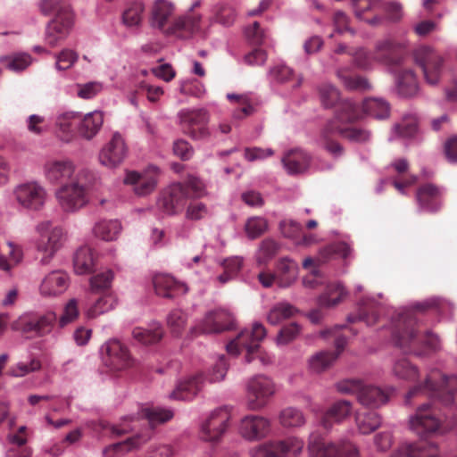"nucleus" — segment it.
<instances>
[{
  "mask_svg": "<svg viewBox=\"0 0 457 457\" xmlns=\"http://www.w3.org/2000/svg\"><path fill=\"white\" fill-rule=\"evenodd\" d=\"M420 395H428L431 398L437 399L445 407L448 408V413L445 415V426L449 429L457 431L456 376L448 377L437 369L428 370L425 380L415 385L406 394V404H410L411 399Z\"/></svg>",
  "mask_w": 457,
  "mask_h": 457,
  "instance_id": "1",
  "label": "nucleus"
},
{
  "mask_svg": "<svg viewBox=\"0 0 457 457\" xmlns=\"http://www.w3.org/2000/svg\"><path fill=\"white\" fill-rule=\"evenodd\" d=\"M267 331L261 322H253L251 328L242 329L237 336L226 346L229 354L237 356L245 350L246 354L245 361L253 362L257 360L262 366H268L274 362L275 356L260 349V342L265 338Z\"/></svg>",
  "mask_w": 457,
  "mask_h": 457,
  "instance_id": "2",
  "label": "nucleus"
},
{
  "mask_svg": "<svg viewBox=\"0 0 457 457\" xmlns=\"http://www.w3.org/2000/svg\"><path fill=\"white\" fill-rule=\"evenodd\" d=\"M65 242L64 228L49 220L37 222L30 238L31 245L41 254L39 262L42 265L49 264Z\"/></svg>",
  "mask_w": 457,
  "mask_h": 457,
  "instance_id": "3",
  "label": "nucleus"
},
{
  "mask_svg": "<svg viewBox=\"0 0 457 457\" xmlns=\"http://www.w3.org/2000/svg\"><path fill=\"white\" fill-rule=\"evenodd\" d=\"M228 370L225 357L220 356L208 374L203 372L191 375L180 381L169 397L174 400H192L208 383H216L224 379Z\"/></svg>",
  "mask_w": 457,
  "mask_h": 457,
  "instance_id": "4",
  "label": "nucleus"
},
{
  "mask_svg": "<svg viewBox=\"0 0 457 457\" xmlns=\"http://www.w3.org/2000/svg\"><path fill=\"white\" fill-rule=\"evenodd\" d=\"M203 0H193L187 12L178 17L167 29L169 34H173L181 38L193 36L205 37L210 32V17L204 19L203 13L197 10L203 5Z\"/></svg>",
  "mask_w": 457,
  "mask_h": 457,
  "instance_id": "5",
  "label": "nucleus"
},
{
  "mask_svg": "<svg viewBox=\"0 0 457 457\" xmlns=\"http://www.w3.org/2000/svg\"><path fill=\"white\" fill-rule=\"evenodd\" d=\"M310 457H359L357 446L346 436L337 442H328L316 433L309 436Z\"/></svg>",
  "mask_w": 457,
  "mask_h": 457,
  "instance_id": "6",
  "label": "nucleus"
},
{
  "mask_svg": "<svg viewBox=\"0 0 457 457\" xmlns=\"http://www.w3.org/2000/svg\"><path fill=\"white\" fill-rule=\"evenodd\" d=\"M245 405L250 411L264 408L276 394L277 387L273 380L264 375H255L245 382Z\"/></svg>",
  "mask_w": 457,
  "mask_h": 457,
  "instance_id": "7",
  "label": "nucleus"
},
{
  "mask_svg": "<svg viewBox=\"0 0 457 457\" xmlns=\"http://www.w3.org/2000/svg\"><path fill=\"white\" fill-rule=\"evenodd\" d=\"M337 388L343 394H353L358 402L369 408H378L389 400V392L379 386L363 385L357 380H346L337 385Z\"/></svg>",
  "mask_w": 457,
  "mask_h": 457,
  "instance_id": "8",
  "label": "nucleus"
},
{
  "mask_svg": "<svg viewBox=\"0 0 457 457\" xmlns=\"http://www.w3.org/2000/svg\"><path fill=\"white\" fill-rule=\"evenodd\" d=\"M391 340L393 344L405 353H411V347L418 336V321L412 313L401 312L391 320Z\"/></svg>",
  "mask_w": 457,
  "mask_h": 457,
  "instance_id": "9",
  "label": "nucleus"
},
{
  "mask_svg": "<svg viewBox=\"0 0 457 457\" xmlns=\"http://www.w3.org/2000/svg\"><path fill=\"white\" fill-rule=\"evenodd\" d=\"M178 122L182 129L195 140H204L211 137L208 128L210 115L204 108H185L178 114Z\"/></svg>",
  "mask_w": 457,
  "mask_h": 457,
  "instance_id": "10",
  "label": "nucleus"
},
{
  "mask_svg": "<svg viewBox=\"0 0 457 457\" xmlns=\"http://www.w3.org/2000/svg\"><path fill=\"white\" fill-rule=\"evenodd\" d=\"M413 59L424 74L428 84L435 86L438 83L442 71L444 59L432 46L422 45L413 51Z\"/></svg>",
  "mask_w": 457,
  "mask_h": 457,
  "instance_id": "11",
  "label": "nucleus"
},
{
  "mask_svg": "<svg viewBox=\"0 0 457 457\" xmlns=\"http://www.w3.org/2000/svg\"><path fill=\"white\" fill-rule=\"evenodd\" d=\"M74 21L75 14L70 6L60 9L46 28V43L51 47L62 43L70 35Z\"/></svg>",
  "mask_w": 457,
  "mask_h": 457,
  "instance_id": "12",
  "label": "nucleus"
},
{
  "mask_svg": "<svg viewBox=\"0 0 457 457\" xmlns=\"http://www.w3.org/2000/svg\"><path fill=\"white\" fill-rule=\"evenodd\" d=\"M234 325L233 312L227 307H218L207 312L194 329L200 334H217L231 329Z\"/></svg>",
  "mask_w": 457,
  "mask_h": 457,
  "instance_id": "13",
  "label": "nucleus"
},
{
  "mask_svg": "<svg viewBox=\"0 0 457 457\" xmlns=\"http://www.w3.org/2000/svg\"><path fill=\"white\" fill-rule=\"evenodd\" d=\"M231 410V407L224 405L212 411L201 424V438L208 442L219 441L227 430Z\"/></svg>",
  "mask_w": 457,
  "mask_h": 457,
  "instance_id": "14",
  "label": "nucleus"
},
{
  "mask_svg": "<svg viewBox=\"0 0 457 457\" xmlns=\"http://www.w3.org/2000/svg\"><path fill=\"white\" fill-rule=\"evenodd\" d=\"M408 46L407 39L397 40L390 37L376 41L373 53L377 62L385 65L389 72H395L394 68L401 66L403 58L394 54L398 50L406 49Z\"/></svg>",
  "mask_w": 457,
  "mask_h": 457,
  "instance_id": "15",
  "label": "nucleus"
},
{
  "mask_svg": "<svg viewBox=\"0 0 457 457\" xmlns=\"http://www.w3.org/2000/svg\"><path fill=\"white\" fill-rule=\"evenodd\" d=\"M61 209L65 212H75L87 203V189L79 181L62 184L54 193Z\"/></svg>",
  "mask_w": 457,
  "mask_h": 457,
  "instance_id": "16",
  "label": "nucleus"
},
{
  "mask_svg": "<svg viewBox=\"0 0 457 457\" xmlns=\"http://www.w3.org/2000/svg\"><path fill=\"white\" fill-rule=\"evenodd\" d=\"M441 423L436 406L430 403L419 406L409 420L410 429L421 437L436 432Z\"/></svg>",
  "mask_w": 457,
  "mask_h": 457,
  "instance_id": "17",
  "label": "nucleus"
},
{
  "mask_svg": "<svg viewBox=\"0 0 457 457\" xmlns=\"http://www.w3.org/2000/svg\"><path fill=\"white\" fill-rule=\"evenodd\" d=\"M103 362L113 371H120L134 364L128 347L117 339H111L101 347Z\"/></svg>",
  "mask_w": 457,
  "mask_h": 457,
  "instance_id": "18",
  "label": "nucleus"
},
{
  "mask_svg": "<svg viewBox=\"0 0 457 457\" xmlns=\"http://www.w3.org/2000/svg\"><path fill=\"white\" fill-rule=\"evenodd\" d=\"M13 195L20 206L30 211L41 210L47 199L45 187L35 181L18 185L13 190Z\"/></svg>",
  "mask_w": 457,
  "mask_h": 457,
  "instance_id": "19",
  "label": "nucleus"
},
{
  "mask_svg": "<svg viewBox=\"0 0 457 457\" xmlns=\"http://www.w3.org/2000/svg\"><path fill=\"white\" fill-rule=\"evenodd\" d=\"M160 170L157 166L150 165L142 172L128 171L124 183L133 186L136 195L145 196L151 194L156 187Z\"/></svg>",
  "mask_w": 457,
  "mask_h": 457,
  "instance_id": "20",
  "label": "nucleus"
},
{
  "mask_svg": "<svg viewBox=\"0 0 457 457\" xmlns=\"http://www.w3.org/2000/svg\"><path fill=\"white\" fill-rule=\"evenodd\" d=\"M271 432L270 420L261 415H246L241 419L238 433L247 441H259L267 437Z\"/></svg>",
  "mask_w": 457,
  "mask_h": 457,
  "instance_id": "21",
  "label": "nucleus"
},
{
  "mask_svg": "<svg viewBox=\"0 0 457 457\" xmlns=\"http://www.w3.org/2000/svg\"><path fill=\"white\" fill-rule=\"evenodd\" d=\"M189 193L182 183H173L168 187L157 201L158 208L166 215H173L180 212Z\"/></svg>",
  "mask_w": 457,
  "mask_h": 457,
  "instance_id": "22",
  "label": "nucleus"
},
{
  "mask_svg": "<svg viewBox=\"0 0 457 457\" xmlns=\"http://www.w3.org/2000/svg\"><path fill=\"white\" fill-rule=\"evenodd\" d=\"M71 283L70 276L62 270H54L46 273L38 286L41 296L55 298L66 292Z\"/></svg>",
  "mask_w": 457,
  "mask_h": 457,
  "instance_id": "23",
  "label": "nucleus"
},
{
  "mask_svg": "<svg viewBox=\"0 0 457 457\" xmlns=\"http://www.w3.org/2000/svg\"><path fill=\"white\" fill-rule=\"evenodd\" d=\"M128 154L125 141L118 132L99 152L98 159L103 166L110 169L118 167L123 162Z\"/></svg>",
  "mask_w": 457,
  "mask_h": 457,
  "instance_id": "24",
  "label": "nucleus"
},
{
  "mask_svg": "<svg viewBox=\"0 0 457 457\" xmlns=\"http://www.w3.org/2000/svg\"><path fill=\"white\" fill-rule=\"evenodd\" d=\"M385 308L384 303H379L374 297L369 296L358 303L356 312L350 314L347 320L350 322L363 321L367 326H372L378 320V312Z\"/></svg>",
  "mask_w": 457,
  "mask_h": 457,
  "instance_id": "25",
  "label": "nucleus"
},
{
  "mask_svg": "<svg viewBox=\"0 0 457 457\" xmlns=\"http://www.w3.org/2000/svg\"><path fill=\"white\" fill-rule=\"evenodd\" d=\"M75 166L69 160L48 161L44 166V174L51 184L63 183L72 178Z\"/></svg>",
  "mask_w": 457,
  "mask_h": 457,
  "instance_id": "26",
  "label": "nucleus"
},
{
  "mask_svg": "<svg viewBox=\"0 0 457 457\" xmlns=\"http://www.w3.org/2000/svg\"><path fill=\"white\" fill-rule=\"evenodd\" d=\"M153 283L155 293L162 297L171 298L188 291V287L184 282L178 281L168 274L155 275Z\"/></svg>",
  "mask_w": 457,
  "mask_h": 457,
  "instance_id": "27",
  "label": "nucleus"
},
{
  "mask_svg": "<svg viewBox=\"0 0 457 457\" xmlns=\"http://www.w3.org/2000/svg\"><path fill=\"white\" fill-rule=\"evenodd\" d=\"M441 197L442 190L432 184L420 187L416 194L417 203L421 212L438 211L442 204Z\"/></svg>",
  "mask_w": 457,
  "mask_h": 457,
  "instance_id": "28",
  "label": "nucleus"
},
{
  "mask_svg": "<svg viewBox=\"0 0 457 457\" xmlns=\"http://www.w3.org/2000/svg\"><path fill=\"white\" fill-rule=\"evenodd\" d=\"M281 162L290 175L304 173L312 167L311 156L301 149L288 151L282 157Z\"/></svg>",
  "mask_w": 457,
  "mask_h": 457,
  "instance_id": "29",
  "label": "nucleus"
},
{
  "mask_svg": "<svg viewBox=\"0 0 457 457\" xmlns=\"http://www.w3.org/2000/svg\"><path fill=\"white\" fill-rule=\"evenodd\" d=\"M391 72L395 79V90L402 97H411L418 93L419 86L416 76L411 69L394 68Z\"/></svg>",
  "mask_w": 457,
  "mask_h": 457,
  "instance_id": "30",
  "label": "nucleus"
},
{
  "mask_svg": "<svg viewBox=\"0 0 457 457\" xmlns=\"http://www.w3.org/2000/svg\"><path fill=\"white\" fill-rule=\"evenodd\" d=\"M353 412V404L347 400L335 402L323 414L320 425L327 430L330 429L334 423L345 421Z\"/></svg>",
  "mask_w": 457,
  "mask_h": 457,
  "instance_id": "31",
  "label": "nucleus"
},
{
  "mask_svg": "<svg viewBox=\"0 0 457 457\" xmlns=\"http://www.w3.org/2000/svg\"><path fill=\"white\" fill-rule=\"evenodd\" d=\"M275 272L278 285L280 287H288L296 280L299 266L295 260L282 257L277 262Z\"/></svg>",
  "mask_w": 457,
  "mask_h": 457,
  "instance_id": "32",
  "label": "nucleus"
},
{
  "mask_svg": "<svg viewBox=\"0 0 457 457\" xmlns=\"http://www.w3.org/2000/svg\"><path fill=\"white\" fill-rule=\"evenodd\" d=\"M79 118V112H63L56 115L54 120L57 137L63 142H71L75 136V122Z\"/></svg>",
  "mask_w": 457,
  "mask_h": 457,
  "instance_id": "33",
  "label": "nucleus"
},
{
  "mask_svg": "<svg viewBox=\"0 0 457 457\" xmlns=\"http://www.w3.org/2000/svg\"><path fill=\"white\" fill-rule=\"evenodd\" d=\"M408 162L404 158L397 159L391 163V168L397 173L388 180L402 195L405 194V187L412 186L417 181V176L408 174Z\"/></svg>",
  "mask_w": 457,
  "mask_h": 457,
  "instance_id": "34",
  "label": "nucleus"
},
{
  "mask_svg": "<svg viewBox=\"0 0 457 457\" xmlns=\"http://www.w3.org/2000/svg\"><path fill=\"white\" fill-rule=\"evenodd\" d=\"M97 257L94 250L88 245L80 246L73 256V268L78 275L92 273L96 265Z\"/></svg>",
  "mask_w": 457,
  "mask_h": 457,
  "instance_id": "35",
  "label": "nucleus"
},
{
  "mask_svg": "<svg viewBox=\"0 0 457 457\" xmlns=\"http://www.w3.org/2000/svg\"><path fill=\"white\" fill-rule=\"evenodd\" d=\"M362 117L361 104H356L353 100L342 101L336 111L335 117L328 122H335V125L342 127L347 123H352Z\"/></svg>",
  "mask_w": 457,
  "mask_h": 457,
  "instance_id": "36",
  "label": "nucleus"
},
{
  "mask_svg": "<svg viewBox=\"0 0 457 457\" xmlns=\"http://www.w3.org/2000/svg\"><path fill=\"white\" fill-rule=\"evenodd\" d=\"M175 12L174 4L169 0H155L151 11V25L163 29Z\"/></svg>",
  "mask_w": 457,
  "mask_h": 457,
  "instance_id": "37",
  "label": "nucleus"
},
{
  "mask_svg": "<svg viewBox=\"0 0 457 457\" xmlns=\"http://www.w3.org/2000/svg\"><path fill=\"white\" fill-rule=\"evenodd\" d=\"M145 4L141 0L129 2L121 13V23L129 29H138L143 22Z\"/></svg>",
  "mask_w": 457,
  "mask_h": 457,
  "instance_id": "38",
  "label": "nucleus"
},
{
  "mask_svg": "<svg viewBox=\"0 0 457 457\" xmlns=\"http://www.w3.org/2000/svg\"><path fill=\"white\" fill-rule=\"evenodd\" d=\"M328 131L338 133L342 137L356 143H364L370 138V132L367 129L342 127L341 125H335V122H328L325 125L323 129L324 137H327Z\"/></svg>",
  "mask_w": 457,
  "mask_h": 457,
  "instance_id": "39",
  "label": "nucleus"
},
{
  "mask_svg": "<svg viewBox=\"0 0 457 457\" xmlns=\"http://www.w3.org/2000/svg\"><path fill=\"white\" fill-rule=\"evenodd\" d=\"M104 123V114L100 111L87 113L80 121L78 131L79 136L87 140H91L100 131Z\"/></svg>",
  "mask_w": 457,
  "mask_h": 457,
  "instance_id": "40",
  "label": "nucleus"
},
{
  "mask_svg": "<svg viewBox=\"0 0 457 457\" xmlns=\"http://www.w3.org/2000/svg\"><path fill=\"white\" fill-rule=\"evenodd\" d=\"M149 439L148 436L137 435L125 441L118 442L106 446L103 450L104 457H121L128 452L136 449Z\"/></svg>",
  "mask_w": 457,
  "mask_h": 457,
  "instance_id": "41",
  "label": "nucleus"
},
{
  "mask_svg": "<svg viewBox=\"0 0 457 457\" xmlns=\"http://www.w3.org/2000/svg\"><path fill=\"white\" fill-rule=\"evenodd\" d=\"M122 231V225L117 219L101 220L93 227L96 237L111 242L116 240Z\"/></svg>",
  "mask_w": 457,
  "mask_h": 457,
  "instance_id": "42",
  "label": "nucleus"
},
{
  "mask_svg": "<svg viewBox=\"0 0 457 457\" xmlns=\"http://www.w3.org/2000/svg\"><path fill=\"white\" fill-rule=\"evenodd\" d=\"M163 329L157 321L150 322L146 328L137 327L132 330L133 338L139 344L154 345L162 338Z\"/></svg>",
  "mask_w": 457,
  "mask_h": 457,
  "instance_id": "43",
  "label": "nucleus"
},
{
  "mask_svg": "<svg viewBox=\"0 0 457 457\" xmlns=\"http://www.w3.org/2000/svg\"><path fill=\"white\" fill-rule=\"evenodd\" d=\"M276 457H299L304 443L296 436H289L283 440H273Z\"/></svg>",
  "mask_w": 457,
  "mask_h": 457,
  "instance_id": "44",
  "label": "nucleus"
},
{
  "mask_svg": "<svg viewBox=\"0 0 457 457\" xmlns=\"http://www.w3.org/2000/svg\"><path fill=\"white\" fill-rule=\"evenodd\" d=\"M348 55L352 58L353 66L361 71L372 70L378 63L373 51L364 46L352 47L348 51Z\"/></svg>",
  "mask_w": 457,
  "mask_h": 457,
  "instance_id": "45",
  "label": "nucleus"
},
{
  "mask_svg": "<svg viewBox=\"0 0 457 457\" xmlns=\"http://www.w3.org/2000/svg\"><path fill=\"white\" fill-rule=\"evenodd\" d=\"M357 430L361 435H370L378 428L382 420L378 413L374 411L356 412L354 416Z\"/></svg>",
  "mask_w": 457,
  "mask_h": 457,
  "instance_id": "46",
  "label": "nucleus"
},
{
  "mask_svg": "<svg viewBox=\"0 0 457 457\" xmlns=\"http://www.w3.org/2000/svg\"><path fill=\"white\" fill-rule=\"evenodd\" d=\"M336 75L348 90H368L371 88L370 83L364 76H352L346 67L338 68L336 71Z\"/></svg>",
  "mask_w": 457,
  "mask_h": 457,
  "instance_id": "47",
  "label": "nucleus"
},
{
  "mask_svg": "<svg viewBox=\"0 0 457 457\" xmlns=\"http://www.w3.org/2000/svg\"><path fill=\"white\" fill-rule=\"evenodd\" d=\"M362 115L368 114L376 119L382 120L389 116L390 105L383 98L370 97L361 103Z\"/></svg>",
  "mask_w": 457,
  "mask_h": 457,
  "instance_id": "48",
  "label": "nucleus"
},
{
  "mask_svg": "<svg viewBox=\"0 0 457 457\" xmlns=\"http://www.w3.org/2000/svg\"><path fill=\"white\" fill-rule=\"evenodd\" d=\"M346 294V290L340 282L329 283L318 299L319 305L323 308L333 307L340 303Z\"/></svg>",
  "mask_w": 457,
  "mask_h": 457,
  "instance_id": "49",
  "label": "nucleus"
},
{
  "mask_svg": "<svg viewBox=\"0 0 457 457\" xmlns=\"http://www.w3.org/2000/svg\"><path fill=\"white\" fill-rule=\"evenodd\" d=\"M235 9L227 3H217L211 9L210 22L230 26L236 20Z\"/></svg>",
  "mask_w": 457,
  "mask_h": 457,
  "instance_id": "50",
  "label": "nucleus"
},
{
  "mask_svg": "<svg viewBox=\"0 0 457 457\" xmlns=\"http://www.w3.org/2000/svg\"><path fill=\"white\" fill-rule=\"evenodd\" d=\"M296 308L287 302L275 303L267 313V320L271 325H278L296 313Z\"/></svg>",
  "mask_w": 457,
  "mask_h": 457,
  "instance_id": "51",
  "label": "nucleus"
},
{
  "mask_svg": "<svg viewBox=\"0 0 457 457\" xmlns=\"http://www.w3.org/2000/svg\"><path fill=\"white\" fill-rule=\"evenodd\" d=\"M351 253L352 248L348 244L345 242H337L322 248L319 253L316 262L318 264H321L332 259L336 255L346 259L351 255Z\"/></svg>",
  "mask_w": 457,
  "mask_h": 457,
  "instance_id": "52",
  "label": "nucleus"
},
{
  "mask_svg": "<svg viewBox=\"0 0 457 457\" xmlns=\"http://www.w3.org/2000/svg\"><path fill=\"white\" fill-rule=\"evenodd\" d=\"M418 128V119L415 114H406L402 118L401 122L395 124L392 130L390 140L397 137H412Z\"/></svg>",
  "mask_w": 457,
  "mask_h": 457,
  "instance_id": "53",
  "label": "nucleus"
},
{
  "mask_svg": "<svg viewBox=\"0 0 457 457\" xmlns=\"http://www.w3.org/2000/svg\"><path fill=\"white\" fill-rule=\"evenodd\" d=\"M41 368V361L35 356H29L27 360L20 361L12 365L9 369L8 374L13 378H22L40 370Z\"/></svg>",
  "mask_w": 457,
  "mask_h": 457,
  "instance_id": "54",
  "label": "nucleus"
},
{
  "mask_svg": "<svg viewBox=\"0 0 457 457\" xmlns=\"http://www.w3.org/2000/svg\"><path fill=\"white\" fill-rule=\"evenodd\" d=\"M117 304V298L112 293H108L99 297L87 311L88 318H95L112 311Z\"/></svg>",
  "mask_w": 457,
  "mask_h": 457,
  "instance_id": "55",
  "label": "nucleus"
},
{
  "mask_svg": "<svg viewBox=\"0 0 457 457\" xmlns=\"http://www.w3.org/2000/svg\"><path fill=\"white\" fill-rule=\"evenodd\" d=\"M138 415L140 418L146 419L153 427L170 420L173 417V411L170 409L154 406L142 409Z\"/></svg>",
  "mask_w": 457,
  "mask_h": 457,
  "instance_id": "56",
  "label": "nucleus"
},
{
  "mask_svg": "<svg viewBox=\"0 0 457 457\" xmlns=\"http://www.w3.org/2000/svg\"><path fill=\"white\" fill-rule=\"evenodd\" d=\"M279 423L284 428H298L305 424L306 420L303 411L295 407L283 409L278 416Z\"/></svg>",
  "mask_w": 457,
  "mask_h": 457,
  "instance_id": "57",
  "label": "nucleus"
},
{
  "mask_svg": "<svg viewBox=\"0 0 457 457\" xmlns=\"http://www.w3.org/2000/svg\"><path fill=\"white\" fill-rule=\"evenodd\" d=\"M393 374L403 380H415L419 377V369L411 364L406 358H401L393 363Z\"/></svg>",
  "mask_w": 457,
  "mask_h": 457,
  "instance_id": "58",
  "label": "nucleus"
},
{
  "mask_svg": "<svg viewBox=\"0 0 457 457\" xmlns=\"http://www.w3.org/2000/svg\"><path fill=\"white\" fill-rule=\"evenodd\" d=\"M337 358V355L332 352H319L309 359V369L312 372L320 373L329 368Z\"/></svg>",
  "mask_w": 457,
  "mask_h": 457,
  "instance_id": "59",
  "label": "nucleus"
},
{
  "mask_svg": "<svg viewBox=\"0 0 457 457\" xmlns=\"http://www.w3.org/2000/svg\"><path fill=\"white\" fill-rule=\"evenodd\" d=\"M0 62L4 63L10 71L20 72L31 64L32 58L29 54L20 53L13 55L1 56Z\"/></svg>",
  "mask_w": 457,
  "mask_h": 457,
  "instance_id": "60",
  "label": "nucleus"
},
{
  "mask_svg": "<svg viewBox=\"0 0 457 457\" xmlns=\"http://www.w3.org/2000/svg\"><path fill=\"white\" fill-rule=\"evenodd\" d=\"M73 93L79 98L89 100L99 95L104 89V84L100 81H89L77 83L71 87Z\"/></svg>",
  "mask_w": 457,
  "mask_h": 457,
  "instance_id": "61",
  "label": "nucleus"
},
{
  "mask_svg": "<svg viewBox=\"0 0 457 457\" xmlns=\"http://www.w3.org/2000/svg\"><path fill=\"white\" fill-rule=\"evenodd\" d=\"M269 78L273 83L284 84L294 78V71L285 63L279 62L270 69Z\"/></svg>",
  "mask_w": 457,
  "mask_h": 457,
  "instance_id": "62",
  "label": "nucleus"
},
{
  "mask_svg": "<svg viewBox=\"0 0 457 457\" xmlns=\"http://www.w3.org/2000/svg\"><path fill=\"white\" fill-rule=\"evenodd\" d=\"M318 90L320 102L324 107H332L339 101V91L331 83L321 84Z\"/></svg>",
  "mask_w": 457,
  "mask_h": 457,
  "instance_id": "63",
  "label": "nucleus"
},
{
  "mask_svg": "<svg viewBox=\"0 0 457 457\" xmlns=\"http://www.w3.org/2000/svg\"><path fill=\"white\" fill-rule=\"evenodd\" d=\"M254 110L251 94H242V98L232 111V118L234 120H242L252 115Z\"/></svg>",
  "mask_w": 457,
  "mask_h": 457,
  "instance_id": "64",
  "label": "nucleus"
}]
</instances>
